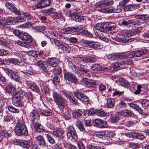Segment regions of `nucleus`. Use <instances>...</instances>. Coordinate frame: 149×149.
<instances>
[{"mask_svg": "<svg viewBox=\"0 0 149 149\" xmlns=\"http://www.w3.org/2000/svg\"><path fill=\"white\" fill-rule=\"evenodd\" d=\"M70 48V47L67 44L63 43L60 49L63 50H65L66 51H67L69 50Z\"/></svg>", "mask_w": 149, "mask_h": 149, "instance_id": "nucleus-58", "label": "nucleus"}, {"mask_svg": "<svg viewBox=\"0 0 149 149\" xmlns=\"http://www.w3.org/2000/svg\"><path fill=\"white\" fill-rule=\"evenodd\" d=\"M81 82L86 87L88 88H95L96 87V81L88 78H83Z\"/></svg>", "mask_w": 149, "mask_h": 149, "instance_id": "nucleus-7", "label": "nucleus"}, {"mask_svg": "<svg viewBox=\"0 0 149 149\" xmlns=\"http://www.w3.org/2000/svg\"><path fill=\"white\" fill-rule=\"evenodd\" d=\"M30 117L32 118V122L34 123L35 120L39 116L38 112L36 110H33L30 113Z\"/></svg>", "mask_w": 149, "mask_h": 149, "instance_id": "nucleus-28", "label": "nucleus"}, {"mask_svg": "<svg viewBox=\"0 0 149 149\" xmlns=\"http://www.w3.org/2000/svg\"><path fill=\"white\" fill-rule=\"evenodd\" d=\"M25 83L26 86L32 91L38 93L40 92L39 88L35 83L31 81L26 80Z\"/></svg>", "mask_w": 149, "mask_h": 149, "instance_id": "nucleus-9", "label": "nucleus"}, {"mask_svg": "<svg viewBox=\"0 0 149 149\" xmlns=\"http://www.w3.org/2000/svg\"><path fill=\"white\" fill-rule=\"evenodd\" d=\"M3 120L7 122H13L14 120V118L13 115L10 114H8L7 115L4 116Z\"/></svg>", "mask_w": 149, "mask_h": 149, "instance_id": "nucleus-33", "label": "nucleus"}, {"mask_svg": "<svg viewBox=\"0 0 149 149\" xmlns=\"http://www.w3.org/2000/svg\"><path fill=\"white\" fill-rule=\"evenodd\" d=\"M122 34L123 36L125 38L130 37L131 35L130 31L127 30L124 31L122 33Z\"/></svg>", "mask_w": 149, "mask_h": 149, "instance_id": "nucleus-64", "label": "nucleus"}, {"mask_svg": "<svg viewBox=\"0 0 149 149\" xmlns=\"http://www.w3.org/2000/svg\"><path fill=\"white\" fill-rule=\"evenodd\" d=\"M120 84L121 86L126 88H128L130 87V83L127 81L123 80L121 81L120 80Z\"/></svg>", "mask_w": 149, "mask_h": 149, "instance_id": "nucleus-42", "label": "nucleus"}, {"mask_svg": "<svg viewBox=\"0 0 149 149\" xmlns=\"http://www.w3.org/2000/svg\"><path fill=\"white\" fill-rule=\"evenodd\" d=\"M40 113L41 115L45 116H51L52 114V112L46 110H41Z\"/></svg>", "mask_w": 149, "mask_h": 149, "instance_id": "nucleus-46", "label": "nucleus"}, {"mask_svg": "<svg viewBox=\"0 0 149 149\" xmlns=\"http://www.w3.org/2000/svg\"><path fill=\"white\" fill-rule=\"evenodd\" d=\"M80 33L81 35H86L90 38L93 37V35L91 33L87 30H82Z\"/></svg>", "mask_w": 149, "mask_h": 149, "instance_id": "nucleus-49", "label": "nucleus"}, {"mask_svg": "<svg viewBox=\"0 0 149 149\" xmlns=\"http://www.w3.org/2000/svg\"><path fill=\"white\" fill-rule=\"evenodd\" d=\"M89 114L92 116L95 114L101 117H105L107 115V113L102 109H91L89 112Z\"/></svg>", "mask_w": 149, "mask_h": 149, "instance_id": "nucleus-10", "label": "nucleus"}, {"mask_svg": "<svg viewBox=\"0 0 149 149\" xmlns=\"http://www.w3.org/2000/svg\"><path fill=\"white\" fill-rule=\"evenodd\" d=\"M125 135L128 137L135 138L142 140L144 139L145 136L140 133L136 132H131L125 134Z\"/></svg>", "mask_w": 149, "mask_h": 149, "instance_id": "nucleus-13", "label": "nucleus"}, {"mask_svg": "<svg viewBox=\"0 0 149 149\" xmlns=\"http://www.w3.org/2000/svg\"><path fill=\"white\" fill-rule=\"evenodd\" d=\"M62 92L63 94L67 98H68L69 100L71 99L72 96L70 92L65 90L63 91Z\"/></svg>", "mask_w": 149, "mask_h": 149, "instance_id": "nucleus-61", "label": "nucleus"}, {"mask_svg": "<svg viewBox=\"0 0 149 149\" xmlns=\"http://www.w3.org/2000/svg\"><path fill=\"white\" fill-rule=\"evenodd\" d=\"M36 139L39 145L43 146L46 145V141L42 136L39 135L36 137Z\"/></svg>", "mask_w": 149, "mask_h": 149, "instance_id": "nucleus-25", "label": "nucleus"}, {"mask_svg": "<svg viewBox=\"0 0 149 149\" xmlns=\"http://www.w3.org/2000/svg\"><path fill=\"white\" fill-rule=\"evenodd\" d=\"M94 125L95 126L99 128H103L107 127L108 124L106 121L97 118L95 119L94 121Z\"/></svg>", "mask_w": 149, "mask_h": 149, "instance_id": "nucleus-12", "label": "nucleus"}, {"mask_svg": "<svg viewBox=\"0 0 149 149\" xmlns=\"http://www.w3.org/2000/svg\"><path fill=\"white\" fill-rule=\"evenodd\" d=\"M7 61L8 63L15 65H19L21 62L20 60L14 58H9L7 60Z\"/></svg>", "mask_w": 149, "mask_h": 149, "instance_id": "nucleus-34", "label": "nucleus"}, {"mask_svg": "<svg viewBox=\"0 0 149 149\" xmlns=\"http://www.w3.org/2000/svg\"><path fill=\"white\" fill-rule=\"evenodd\" d=\"M36 65H38L40 68L43 71L47 73V70L44 64L42 63V60H38L36 63Z\"/></svg>", "mask_w": 149, "mask_h": 149, "instance_id": "nucleus-32", "label": "nucleus"}, {"mask_svg": "<svg viewBox=\"0 0 149 149\" xmlns=\"http://www.w3.org/2000/svg\"><path fill=\"white\" fill-rule=\"evenodd\" d=\"M74 96L79 100L81 101L82 98L85 95L83 93L81 92H74Z\"/></svg>", "mask_w": 149, "mask_h": 149, "instance_id": "nucleus-48", "label": "nucleus"}, {"mask_svg": "<svg viewBox=\"0 0 149 149\" xmlns=\"http://www.w3.org/2000/svg\"><path fill=\"white\" fill-rule=\"evenodd\" d=\"M5 6L13 13L19 15L20 14V12L19 10L17 9L15 6L12 3L7 2L5 3Z\"/></svg>", "mask_w": 149, "mask_h": 149, "instance_id": "nucleus-16", "label": "nucleus"}, {"mask_svg": "<svg viewBox=\"0 0 149 149\" xmlns=\"http://www.w3.org/2000/svg\"><path fill=\"white\" fill-rule=\"evenodd\" d=\"M75 124L76 125L81 131L86 132L85 129L83 124L81 121L78 120L76 122Z\"/></svg>", "mask_w": 149, "mask_h": 149, "instance_id": "nucleus-36", "label": "nucleus"}, {"mask_svg": "<svg viewBox=\"0 0 149 149\" xmlns=\"http://www.w3.org/2000/svg\"><path fill=\"white\" fill-rule=\"evenodd\" d=\"M142 104L143 107L146 108H149V101L146 99L143 100L142 102Z\"/></svg>", "mask_w": 149, "mask_h": 149, "instance_id": "nucleus-57", "label": "nucleus"}, {"mask_svg": "<svg viewBox=\"0 0 149 149\" xmlns=\"http://www.w3.org/2000/svg\"><path fill=\"white\" fill-rule=\"evenodd\" d=\"M52 70L55 74L59 75L61 72L62 70L60 67L57 66L54 67V68L52 69Z\"/></svg>", "mask_w": 149, "mask_h": 149, "instance_id": "nucleus-50", "label": "nucleus"}, {"mask_svg": "<svg viewBox=\"0 0 149 149\" xmlns=\"http://www.w3.org/2000/svg\"><path fill=\"white\" fill-rule=\"evenodd\" d=\"M64 76L66 80L76 84L77 83L78 80L76 76L72 73L67 72L66 70H64Z\"/></svg>", "mask_w": 149, "mask_h": 149, "instance_id": "nucleus-4", "label": "nucleus"}, {"mask_svg": "<svg viewBox=\"0 0 149 149\" xmlns=\"http://www.w3.org/2000/svg\"><path fill=\"white\" fill-rule=\"evenodd\" d=\"M84 17L82 16L77 15L75 16L73 19L77 22H82L84 20Z\"/></svg>", "mask_w": 149, "mask_h": 149, "instance_id": "nucleus-52", "label": "nucleus"}, {"mask_svg": "<svg viewBox=\"0 0 149 149\" xmlns=\"http://www.w3.org/2000/svg\"><path fill=\"white\" fill-rule=\"evenodd\" d=\"M45 136L50 143L52 144H54L55 143L54 139L51 136V135L47 134H45Z\"/></svg>", "mask_w": 149, "mask_h": 149, "instance_id": "nucleus-51", "label": "nucleus"}, {"mask_svg": "<svg viewBox=\"0 0 149 149\" xmlns=\"http://www.w3.org/2000/svg\"><path fill=\"white\" fill-rule=\"evenodd\" d=\"M14 131L16 135L19 136L28 135V132L26 125L24 123H21L19 122L16 124Z\"/></svg>", "mask_w": 149, "mask_h": 149, "instance_id": "nucleus-2", "label": "nucleus"}, {"mask_svg": "<svg viewBox=\"0 0 149 149\" xmlns=\"http://www.w3.org/2000/svg\"><path fill=\"white\" fill-rule=\"evenodd\" d=\"M85 114L84 111L80 109H78L72 113L73 117L77 119L82 118L83 116H85Z\"/></svg>", "mask_w": 149, "mask_h": 149, "instance_id": "nucleus-22", "label": "nucleus"}, {"mask_svg": "<svg viewBox=\"0 0 149 149\" xmlns=\"http://www.w3.org/2000/svg\"><path fill=\"white\" fill-rule=\"evenodd\" d=\"M47 61L49 65L52 67L58 66L61 62L59 59L56 57L48 58Z\"/></svg>", "mask_w": 149, "mask_h": 149, "instance_id": "nucleus-14", "label": "nucleus"}, {"mask_svg": "<svg viewBox=\"0 0 149 149\" xmlns=\"http://www.w3.org/2000/svg\"><path fill=\"white\" fill-rule=\"evenodd\" d=\"M110 118L111 122L112 123L117 122L120 119L118 115L116 114H111Z\"/></svg>", "mask_w": 149, "mask_h": 149, "instance_id": "nucleus-39", "label": "nucleus"}, {"mask_svg": "<svg viewBox=\"0 0 149 149\" xmlns=\"http://www.w3.org/2000/svg\"><path fill=\"white\" fill-rule=\"evenodd\" d=\"M84 44L86 45V46L91 48H95L99 46V43L97 42H95L91 41L84 40L83 42Z\"/></svg>", "mask_w": 149, "mask_h": 149, "instance_id": "nucleus-20", "label": "nucleus"}, {"mask_svg": "<svg viewBox=\"0 0 149 149\" xmlns=\"http://www.w3.org/2000/svg\"><path fill=\"white\" fill-rule=\"evenodd\" d=\"M33 127L36 131L38 132H42L45 130L44 127L40 123L36 122L33 123Z\"/></svg>", "mask_w": 149, "mask_h": 149, "instance_id": "nucleus-23", "label": "nucleus"}, {"mask_svg": "<svg viewBox=\"0 0 149 149\" xmlns=\"http://www.w3.org/2000/svg\"><path fill=\"white\" fill-rule=\"evenodd\" d=\"M78 70L79 71L82 72L85 74H87L89 71V70L86 68L83 65H81L80 67H78Z\"/></svg>", "mask_w": 149, "mask_h": 149, "instance_id": "nucleus-54", "label": "nucleus"}, {"mask_svg": "<svg viewBox=\"0 0 149 149\" xmlns=\"http://www.w3.org/2000/svg\"><path fill=\"white\" fill-rule=\"evenodd\" d=\"M78 11L75 9H71L70 11L67 12V15L69 17L77 16V14Z\"/></svg>", "mask_w": 149, "mask_h": 149, "instance_id": "nucleus-37", "label": "nucleus"}, {"mask_svg": "<svg viewBox=\"0 0 149 149\" xmlns=\"http://www.w3.org/2000/svg\"><path fill=\"white\" fill-rule=\"evenodd\" d=\"M147 52V50L144 49L141 50L132 51L129 54L128 56L129 57H140L146 54Z\"/></svg>", "mask_w": 149, "mask_h": 149, "instance_id": "nucleus-5", "label": "nucleus"}, {"mask_svg": "<svg viewBox=\"0 0 149 149\" xmlns=\"http://www.w3.org/2000/svg\"><path fill=\"white\" fill-rule=\"evenodd\" d=\"M129 104L130 107L133 108L138 111L140 114H141L142 113V109L137 104H134L133 103H131Z\"/></svg>", "mask_w": 149, "mask_h": 149, "instance_id": "nucleus-38", "label": "nucleus"}, {"mask_svg": "<svg viewBox=\"0 0 149 149\" xmlns=\"http://www.w3.org/2000/svg\"><path fill=\"white\" fill-rule=\"evenodd\" d=\"M125 57L123 54H109L107 56L108 58L111 61H119L121 59H124Z\"/></svg>", "mask_w": 149, "mask_h": 149, "instance_id": "nucleus-19", "label": "nucleus"}, {"mask_svg": "<svg viewBox=\"0 0 149 149\" xmlns=\"http://www.w3.org/2000/svg\"><path fill=\"white\" fill-rule=\"evenodd\" d=\"M50 40L52 42H53L56 46H57L60 49L62 46V42L61 41L58 40H56L53 38H51Z\"/></svg>", "mask_w": 149, "mask_h": 149, "instance_id": "nucleus-40", "label": "nucleus"}, {"mask_svg": "<svg viewBox=\"0 0 149 149\" xmlns=\"http://www.w3.org/2000/svg\"><path fill=\"white\" fill-rule=\"evenodd\" d=\"M17 44L18 45L26 48H30L31 47V45L27 44L24 41V42H22L20 41H18L17 42Z\"/></svg>", "mask_w": 149, "mask_h": 149, "instance_id": "nucleus-47", "label": "nucleus"}, {"mask_svg": "<svg viewBox=\"0 0 149 149\" xmlns=\"http://www.w3.org/2000/svg\"><path fill=\"white\" fill-rule=\"evenodd\" d=\"M62 116L63 117L67 120H69L71 117L70 113L68 112H66L63 113Z\"/></svg>", "mask_w": 149, "mask_h": 149, "instance_id": "nucleus-63", "label": "nucleus"}, {"mask_svg": "<svg viewBox=\"0 0 149 149\" xmlns=\"http://www.w3.org/2000/svg\"><path fill=\"white\" fill-rule=\"evenodd\" d=\"M54 101L58 106L60 110L62 112L64 111L66 105V101L64 98L56 92L53 94Z\"/></svg>", "mask_w": 149, "mask_h": 149, "instance_id": "nucleus-1", "label": "nucleus"}, {"mask_svg": "<svg viewBox=\"0 0 149 149\" xmlns=\"http://www.w3.org/2000/svg\"><path fill=\"white\" fill-rule=\"evenodd\" d=\"M122 115L125 117H128L131 116L132 114L131 111L128 110H123L121 112Z\"/></svg>", "mask_w": 149, "mask_h": 149, "instance_id": "nucleus-43", "label": "nucleus"}, {"mask_svg": "<svg viewBox=\"0 0 149 149\" xmlns=\"http://www.w3.org/2000/svg\"><path fill=\"white\" fill-rule=\"evenodd\" d=\"M106 106L109 108H113L115 104V100L113 98L108 99L107 100Z\"/></svg>", "mask_w": 149, "mask_h": 149, "instance_id": "nucleus-30", "label": "nucleus"}, {"mask_svg": "<svg viewBox=\"0 0 149 149\" xmlns=\"http://www.w3.org/2000/svg\"><path fill=\"white\" fill-rule=\"evenodd\" d=\"M125 58L124 59H121V61L120 62L118 61L115 64V66L117 68H118L119 69H122L124 68L126 66L125 65H131L132 63V61L129 58H125L126 57V55H124Z\"/></svg>", "mask_w": 149, "mask_h": 149, "instance_id": "nucleus-3", "label": "nucleus"}, {"mask_svg": "<svg viewBox=\"0 0 149 149\" xmlns=\"http://www.w3.org/2000/svg\"><path fill=\"white\" fill-rule=\"evenodd\" d=\"M21 95H17L13 96L12 97V101L13 104L17 107H22L24 105V104Z\"/></svg>", "mask_w": 149, "mask_h": 149, "instance_id": "nucleus-8", "label": "nucleus"}, {"mask_svg": "<svg viewBox=\"0 0 149 149\" xmlns=\"http://www.w3.org/2000/svg\"><path fill=\"white\" fill-rule=\"evenodd\" d=\"M41 89L42 91L44 92L46 94L48 93L49 91V88L48 86L45 84H43L41 87Z\"/></svg>", "mask_w": 149, "mask_h": 149, "instance_id": "nucleus-62", "label": "nucleus"}, {"mask_svg": "<svg viewBox=\"0 0 149 149\" xmlns=\"http://www.w3.org/2000/svg\"><path fill=\"white\" fill-rule=\"evenodd\" d=\"M19 144L21 146L26 149H28L30 146V142L27 140L22 141L19 142Z\"/></svg>", "mask_w": 149, "mask_h": 149, "instance_id": "nucleus-31", "label": "nucleus"}, {"mask_svg": "<svg viewBox=\"0 0 149 149\" xmlns=\"http://www.w3.org/2000/svg\"><path fill=\"white\" fill-rule=\"evenodd\" d=\"M81 101L86 104H88L90 102L89 98L85 95Z\"/></svg>", "mask_w": 149, "mask_h": 149, "instance_id": "nucleus-60", "label": "nucleus"}, {"mask_svg": "<svg viewBox=\"0 0 149 149\" xmlns=\"http://www.w3.org/2000/svg\"><path fill=\"white\" fill-rule=\"evenodd\" d=\"M95 29L101 32H105L107 31V29L105 25L100 23H97L95 26Z\"/></svg>", "mask_w": 149, "mask_h": 149, "instance_id": "nucleus-24", "label": "nucleus"}, {"mask_svg": "<svg viewBox=\"0 0 149 149\" xmlns=\"http://www.w3.org/2000/svg\"><path fill=\"white\" fill-rule=\"evenodd\" d=\"M113 0H104L97 3L96 4V8L102 7L104 6H109L113 4Z\"/></svg>", "mask_w": 149, "mask_h": 149, "instance_id": "nucleus-15", "label": "nucleus"}, {"mask_svg": "<svg viewBox=\"0 0 149 149\" xmlns=\"http://www.w3.org/2000/svg\"><path fill=\"white\" fill-rule=\"evenodd\" d=\"M8 109L10 111L13 113H18L19 112L18 109H16L12 106H9L8 107Z\"/></svg>", "mask_w": 149, "mask_h": 149, "instance_id": "nucleus-53", "label": "nucleus"}, {"mask_svg": "<svg viewBox=\"0 0 149 149\" xmlns=\"http://www.w3.org/2000/svg\"><path fill=\"white\" fill-rule=\"evenodd\" d=\"M55 9L53 8H50L45 10V13L47 15H49L51 14H54L55 12Z\"/></svg>", "mask_w": 149, "mask_h": 149, "instance_id": "nucleus-55", "label": "nucleus"}, {"mask_svg": "<svg viewBox=\"0 0 149 149\" xmlns=\"http://www.w3.org/2000/svg\"><path fill=\"white\" fill-rule=\"evenodd\" d=\"M96 136L97 137L102 139H108L107 136H106L104 133L103 132H97L96 134Z\"/></svg>", "mask_w": 149, "mask_h": 149, "instance_id": "nucleus-45", "label": "nucleus"}, {"mask_svg": "<svg viewBox=\"0 0 149 149\" xmlns=\"http://www.w3.org/2000/svg\"><path fill=\"white\" fill-rule=\"evenodd\" d=\"M83 26L81 25L77 26L71 27V34L81 35L80 31L83 29Z\"/></svg>", "mask_w": 149, "mask_h": 149, "instance_id": "nucleus-21", "label": "nucleus"}, {"mask_svg": "<svg viewBox=\"0 0 149 149\" xmlns=\"http://www.w3.org/2000/svg\"><path fill=\"white\" fill-rule=\"evenodd\" d=\"M79 58L80 61H82L86 63L89 62L93 63L96 62L97 61V59L95 57L90 56L82 57H79Z\"/></svg>", "mask_w": 149, "mask_h": 149, "instance_id": "nucleus-18", "label": "nucleus"}, {"mask_svg": "<svg viewBox=\"0 0 149 149\" xmlns=\"http://www.w3.org/2000/svg\"><path fill=\"white\" fill-rule=\"evenodd\" d=\"M19 38L24 41L27 44L30 45L33 41L31 36L28 33L24 32L21 33L19 36Z\"/></svg>", "mask_w": 149, "mask_h": 149, "instance_id": "nucleus-6", "label": "nucleus"}, {"mask_svg": "<svg viewBox=\"0 0 149 149\" xmlns=\"http://www.w3.org/2000/svg\"><path fill=\"white\" fill-rule=\"evenodd\" d=\"M68 132L67 133V136H69L71 134L77 133L74 127L70 126L67 128Z\"/></svg>", "mask_w": 149, "mask_h": 149, "instance_id": "nucleus-35", "label": "nucleus"}, {"mask_svg": "<svg viewBox=\"0 0 149 149\" xmlns=\"http://www.w3.org/2000/svg\"><path fill=\"white\" fill-rule=\"evenodd\" d=\"M52 134L55 137L58 138H63L65 136L63 131L61 130L53 131Z\"/></svg>", "mask_w": 149, "mask_h": 149, "instance_id": "nucleus-29", "label": "nucleus"}, {"mask_svg": "<svg viewBox=\"0 0 149 149\" xmlns=\"http://www.w3.org/2000/svg\"><path fill=\"white\" fill-rule=\"evenodd\" d=\"M130 146L131 148L134 149L139 148L140 147V145L139 144L136 143H131Z\"/></svg>", "mask_w": 149, "mask_h": 149, "instance_id": "nucleus-59", "label": "nucleus"}, {"mask_svg": "<svg viewBox=\"0 0 149 149\" xmlns=\"http://www.w3.org/2000/svg\"><path fill=\"white\" fill-rule=\"evenodd\" d=\"M100 11L106 13H118L121 12V10L120 8H116L113 7L106 8L100 9Z\"/></svg>", "mask_w": 149, "mask_h": 149, "instance_id": "nucleus-11", "label": "nucleus"}, {"mask_svg": "<svg viewBox=\"0 0 149 149\" xmlns=\"http://www.w3.org/2000/svg\"><path fill=\"white\" fill-rule=\"evenodd\" d=\"M67 136L73 142L77 141L78 139L77 135V133L72 134L69 136Z\"/></svg>", "mask_w": 149, "mask_h": 149, "instance_id": "nucleus-44", "label": "nucleus"}, {"mask_svg": "<svg viewBox=\"0 0 149 149\" xmlns=\"http://www.w3.org/2000/svg\"><path fill=\"white\" fill-rule=\"evenodd\" d=\"M22 95L27 98L28 100L32 101L33 99V95L29 92H24L22 93Z\"/></svg>", "mask_w": 149, "mask_h": 149, "instance_id": "nucleus-41", "label": "nucleus"}, {"mask_svg": "<svg viewBox=\"0 0 149 149\" xmlns=\"http://www.w3.org/2000/svg\"><path fill=\"white\" fill-rule=\"evenodd\" d=\"M12 18H8L6 21H3L0 19V27L2 28L3 26H5L6 25H10L13 24V21Z\"/></svg>", "mask_w": 149, "mask_h": 149, "instance_id": "nucleus-26", "label": "nucleus"}, {"mask_svg": "<svg viewBox=\"0 0 149 149\" xmlns=\"http://www.w3.org/2000/svg\"><path fill=\"white\" fill-rule=\"evenodd\" d=\"M50 0H41L37 3L36 7L38 8H42L49 6Z\"/></svg>", "mask_w": 149, "mask_h": 149, "instance_id": "nucleus-17", "label": "nucleus"}, {"mask_svg": "<svg viewBox=\"0 0 149 149\" xmlns=\"http://www.w3.org/2000/svg\"><path fill=\"white\" fill-rule=\"evenodd\" d=\"M6 90L7 92L14 94L16 91L13 85L11 84L7 85L6 87Z\"/></svg>", "mask_w": 149, "mask_h": 149, "instance_id": "nucleus-27", "label": "nucleus"}, {"mask_svg": "<svg viewBox=\"0 0 149 149\" xmlns=\"http://www.w3.org/2000/svg\"><path fill=\"white\" fill-rule=\"evenodd\" d=\"M102 69V67L98 64H95L91 68L92 70H94L95 72L97 71H99Z\"/></svg>", "mask_w": 149, "mask_h": 149, "instance_id": "nucleus-56", "label": "nucleus"}]
</instances>
